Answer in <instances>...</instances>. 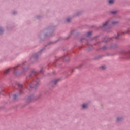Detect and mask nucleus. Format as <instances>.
Returning a JSON list of instances; mask_svg holds the SVG:
<instances>
[{
  "mask_svg": "<svg viewBox=\"0 0 130 130\" xmlns=\"http://www.w3.org/2000/svg\"><path fill=\"white\" fill-rule=\"evenodd\" d=\"M112 14H116V11H112Z\"/></svg>",
  "mask_w": 130,
  "mask_h": 130,
  "instance_id": "obj_13",
  "label": "nucleus"
},
{
  "mask_svg": "<svg viewBox=\"0 0 130 130\" xmlns=\"http://www.w3.org/2000/svg\"><path fill=\"white\" fill-rule=\"evenodd\" d=\"M33 100V97L32 96H31V97H29L27 99V102L28 103L31 102V100Z\"/></svg>",
  "mask_w": 130,
  "mask_h": 130,
  "instance_id": "obj_2",
  "label": "nucleus"
},
{
  "mask_svg": "<svg viewBox=\"0 0 130 130\" xmlns=\"http://www.w3.org/2000/svg\"><path fill=\"white\" fill-rule=\"evenodd\" d=\"M70 21H71V18H68V19H67V22H70Z\"/></svg>",
  "mask_w": 130,
  "mask_h": 130,
  "instance_id": "obj_11",
  "label": "nucleus"
},
{
  "mask_svg": "<svg viewBox=\"0 0 130 130\" xmlns=\"http://www.w3.org/2000/svg\"><path fill=\"white\" fill-rule=\"evenodd\" d=\"M116 39H117V38H116Z\"/></svg>",
  "mask_w": 130,
  "mask_h": 130,
  "instance_id": "obj_17",
  "label": "nucleus"
},
{
  "mask_svg": "<svg viewBox=\"0 0 130 130\" xmlns=\"http://www.w3.org/2000/svg\"><path fill=\"white\" fill-rule=\"evenodd\" d=\"M11 69H12V68H9V69H6V70L4 71V73H5V74H9V72H10V70Z\"/></svg>",
  "mask_w": 130,
  "mask_h": 130,
  "instance_id": "obj_3",
  "label": "nucleus"
},
{
  "mask_svg": "<svg viewBox=\"0 0 130 130\" xmlns=\"http://www.w3.org/2000/svg\"><path fill=\"white\" fill-rule=\"evenodd\" d=\"M91 34H92L91 32H89L87 34L88 36H90V35H91Z\"/></svg>",
  "mask_w": 130,
  "mask_h": 130,
  "instance_id": "obj_12",
  "label": "nucleus"
},
{
  "mask_svg": "<svg viewBox=\"0 0 130 130\" xmlns=\"http://www.w3.org/2000/svg\"><path fill=\"white\" fill-rule=\"evenodd\" d=\"M113 3H114V0H109V4H113Z\"/></svg>",
  "mask_w": 130,
  "mask_h": 130,
  "instance_id": "obj_6",
  "label": "nucleus"
},
{
  "mask_svg": "<svg viewBox=\"0 0 130 130\" xmlns=\"http://www.w3.org/2000/svg\"><path fill=\"white\" fill-rule=\"evenodd\" d=\"M13 97H14V98H16V97H17V95H14Z\"/></svg>",
  "mask_w": 130,
  "mask_h": 130,
  "instance_id": "obj_14",
  "label": "nucleus"
},
{
  "mask_svg": "<svg viewBox=\"0 0 130 130\" xmlns=\"http://www.w3.org/2000/svg\"><path fill=\"white\" fill-rule=\"evenodd\" d=\"M4 32V30H3L2 28H0V34H2Z\"/></svg>",
  "mask_w": 130,
  "mask_h": 130,
  "instance_id": "obj_9",
  "label": "nucleus"
},
{
  "mask_svg": "<svg viewBox=\"0 0 130 130\" xmlns=\"http://www.w3.org/2000/svg\"><path fill=\"white\" fill-rule=\"evenodd\" d=\"M121 119V118H120V117H118L117 118V121H120V120Z\"/></svg>",
  "mask_w": 130,
  "mask_h": 130,
  "instance_id": "obj_8",
  "label": "nucleus"
},
{
  "mask_svg": "<svg viewBox=\"0 0 130 130\" xmlns=\"http://www.w3.org/2000/svg\"><path fill=\"white\" fill-rule=\"evenodd\" d=\"M21 86H22V85H19V87H21Z\"/></svg>",
  "mask_w": 130,
  "mask_h": 130,
  "instance_id": "obj_15",
  "label": "nucleus"
},
{
  "mask_svg": "<svg viewBox=\"0 0 130 130\" xmlns=\"http://www.w3.org/2000/svg\"><path fill=\"white\" fill-rule=\"evenodd\" d=\"M119 36V35H118V37Z\"/></svg>",
  "mask_w": 130,
  "mask_h": 130,
  "instance_id": "obj_16",
  "label": "nucleus"
},
{
  "mask_svg": "<svg viewBox=\"0 0 130 130\" xmlns=\"http://www.w3.org/2000/svg\"><path fill=\"white\" fill-rule=\"evenodd\" d=\"M57 83V80H55L54 81H53V84H54V85H56Z\"/></svg>",
  "mask_w": 130,
  "mask_h": 130,
  "instance_id": "obj_10",
  "label": "nucleus"
},
{
  "mask_svg": "<svg viewBox=\"0 0 130 130\" xmlns=\"http://www.w3.org/2000/svg\"><path fill=\"white\" fill-rule=\"evenodd\" d=\"M109 22H110V21L109 20L106 21V22L103 24V27H106V26H107L108 24H109Z\"/></svg>",
  "mask_w": 130,
  "mask_h": 130,
  "instance_id": "obj_1",
  "label": "nucleus"
},
{
  "mask_svg": "<svg viewBox=\"0 0 130 130\" xmlns=\"http://www.w3.org/2000/svg\"><path fill=\"white\" fill-rule=\"evenodd\" d=\"M117 24H118V22L117 21H113L111 23V25H117Z\"/></svg>",
  "mask_w": 130,
  "mask_h": 130,
  "instance_id": "obj_4",
  "label": "nucleus"
},
{
  "mask_svg": "<svg viewBox=\"0 0 130 130\" xmlns=\"http://www.w3.org/2000/svg\"><path fill=\"white\" fill-rule=\"evenodd\" d=\"M101 68L103 69V70H105V69H106V66H103L101 67Z\"/></svg>",
  "mask_w": 130,
  "mask_h": 130,
  "instance_id": "obj_7",
  "label": "nucleus"
},
{
  "mask_svg": "<svg viewBox=\"0 0 130 130\" xmlns=\"http://www.w3.org/2000/svg\"><path fill=\"white\" fill-rule=\"evenodd\" d=\"M87 107H88V105H87V104H83L82 105V108L83 109L87 108Z\"/></svg>",
  "mask_w": 130,
  "mask_h": 130,
  "instance_id": "obj_5",
  "label": "nucleus"
}]
</instances>
